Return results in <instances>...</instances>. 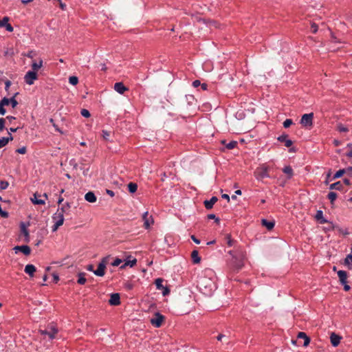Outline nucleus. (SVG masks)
Segmentation results:
<instances>
[{"label": "nucleus", "instance_id": "dca6fc26", "mask_svg": "<svg viewBox=\"0 0 352 352\" xmlns=\"http://www.w3.org/2000/svg\"><path fill=\"white\" fill-rule=\"evenodd\" d=\"M330 340L331 344L333 346H337L340 342L341 337L335 333H331Z\"/></svg>", "mask_w": 352, "mask_h": 352}, {"label": "nucleus", "instance_id": "6ab92c4d", "mask_svg": "<svg viewBox=\"0 0 352 352\" xmlns=\"http://www.w3.org/2000/svg\"><path fill=\"white\" fill-rule=\"evenodd\" d=\"M21 232L25 236V241L28 243L30 241V234L29 231L27 229L24 223H21Z\"/></svg>", "mask_w": 352, "mask_h": 352}, {"label": "nucleus", "instance_id": "09e8293b", "mask_svg": "<svg viewBox=\"0 0 352 352\" xmlns=\"http://www.w3.org/2000/svg\"><path fill=\"white\" fill-rule=\"evenodd\" d=\"M69 165L73 167V169L77 170L78 165L74 159L69 161Z\"/></svg>", "mask_w": 352, "mask_h": 352}, {"label": "nucleus", "instance_id": "a211bd4d", "mask_svg": "<svg viewBox=\"0 0 352 352\" xmlns=\"http://www.w3.org/2000/svg\"><path fill=\"white\" fill-rule=\"evenodd\" d=\"M338 276L339 277V280L341 284L347 283V273L344 270H339L338 272Z\"/></svg>", "mask_w": 352, "mask_h": 352}, {"label": "nucleus", "instance_id": "e2e57ef3", "mask_svg": "<svg viewBox=\"0 0 352 352\" xmlns=\"http://www.w3.org/2000/svg\"><path fill=\"white\" fill-rule=\"evenodd\" d=\"M190 238L195 243H200V240H199L195 235H191Z\"/></svg>", "mask_w": 352, "mask_h": 352}, {"label": "nucleus", "instance_id": "393cba45", "mask_svg": "<svg viewBox=\"0 0 352 352\" xmlns=\"http://www.w3.org/2000/svg\"><path fill=\"white\" fill-rule=\"evenodd\" d=\"M261 223H262V225L263 226L266 227V228L268 230H271L272 229H273V228L274 227V225H275L274 221H270L265 219H262Z\"/></svg>", "mask_w": 352, "mask_h": 352}, {"label": "nucleus", "instance_id": "3c124183", "mask_svg": "<svg viewBox=\"0 0 352 352\" xmlns=\"http://www.w3.org/2000/svg\"><path fill=\"white\" fill-rule=\"evenodd\" d=\"M102 137L105 140H109V137L110 136V132L108 131L102 130Z\"/></svg>", "mask_w": 352, "mask_h": 352}, {"label": "nucleus", "instance_id": "c756f323", "mask_svg": "<svg viewBox=\"0 0 352 352\" xmlns=\"http://www.w3.org/2000/svg\"><path fill=\"white\" fill-rule=\"evenodd\" d=\"M284 173L287 175V177L289 179L292 178L293 176V170L290 166H285L283 169Z\"/></svg>", "mask_w": 352, "mask_h": 352}, {"label": "nucleus", "instance_id": "603ef678", "mask_svg": "<svg viewBox=\"0 0 352 352\" xmlns=\"http://www.w3.org/2000/svg\"><path fill=\"white\" fill-rule=\"evenodd\" d=\"M26 147L23 146L21 148H19L16 150V153H20V154H25L26 153Z\"/></svg>", "mask_w": 352, "mask_h": 352}, {"label": "nucleus", "instance_id": "774afa93", "mask_svg": "<svg viewBox=\"0 0 352 352\" xmlns=\"http://www.w3.org/2000/svg\"><path fill=\"white\" fill-rule=\"evenodd\" d=\"M346 173L351 176L352 177V166H349L348 168H346Z\"/></svg>", "mask_w": 352, "mask_h": 352}, {"label": "nucleus", "instance_id": "ddd939ff", "mask_svg": "<svg viewBox=\"0 0 352 352\" xmlns=\"http://www.w3.org/2000/svg\"><path fill=\"white\" fill-rule=\"evenodd\" d=\"M109 303L111 305H114V306L120 305V297L119 294H118V293L112 294L111 295L110 299L109 300Z\"/></svg>", "mask_w": 352, "mask_h": 352}, {"label": "nucleus", "instance_id": "0eeeda50", "mask_svg": "<svg viewBox=\"0 0 352 352\" xmlns=\"http://www.w3.org/2000/svg\"><path fill=\"white\" fill-rule=\"evenodd\" d=\"M314 113L304 114L300 120V124L305 126H311L313 124Z\"/></svg>", "mask_w": 352, "mask_h": 352}, {"label": "nucleus", "instance_id": "2eb2a0df", "mask_svg": "<svg viewBox=\"0 0 352 352\" xmlns=\"http://www.w3.org/2000/svg\"><path fill=\"white\" fill-rule=\"evenodd\" d=\"M218 199L217 197H212L210 200H205L204 201V206L206 209H212L214 204L217 201Z\"/></svg>", "mask_w": 352, "mask_h": 352}, {"label": "nucleus", "instance_id": "5701e85b", "mask_svg": "<svg viewBox=\"0 0 352 352\" xmlns=\"http://www.w3.org/2000/svg\"><path fill=\"white\" fill-rule=\"evenodd\" d=\"M315 218L316 219L320 222V223H327V220L325 219L324 217H323V212L322 210H319L316 212V216H315Z\"/></svg>", "mask_w": 352, "mask_h": 352}, {"label": "nucleus", "instance_id": "052dcab7", "mask_svg": "<svg viewBox=\"0 0 352 352\" xmlns=\"http://www.w3.org/2000/svg\"><path fill=\"white\" fill-rule=\"evenodd\" d=\"M318 28V25H316L315 23H313L311 24V30H312V32L314 34L317 32Z\"/></svg>", "mask_w": 352, "mask_h": 352}, {"label": "nucleus", "instance_id": "9d476101", "mask_svg": "<svg viewBox=\"0 0 352 352\" xmlns=\"http://www.w3.org/2000/svg\"><path fill=\"white\" fill-rule=\"evenodd\" d=\"M14 250L15 251V253H18V252H21L25 255L28 256L31 252V249L28 245H17L14 248Z\"/></svg>", "mask_w": 352, "mask_h": 352}, {"label": "nucleus", "instance_id": "864d4df0", "mask_svg": "<svg viewBox=\"0 0 352 352\" xmlns=\"http://www.w3.org/2000/svg\"><path fill=\"white\" fill-rule=\"evenodd\" d=\"M60 226V221H56L54 225L52 226V232L56 231Z\"/></svg>", "mask_w": 352, "mask_h": 352}, {"label": "nucleus", "instance_id": "9b49d317", "mask_svg": "<svg viewBox=\"0 0 352 352\" xmlns=\"http://www.w3.org/2000/svg\"><path fill=\"white\" fill-rule=\"evenodd\" d=\"M277 140L279 142L284 143L285 146L287 148H289L293 144V142L288 139V135L287 134H283L280 135Z\"/></svg>", "mask_w": 352, "mask_h": 352}, {"label": "nucleus", "instance_id": "a18cd8bd", "mask_svg": "<svg viewBox=\"0 0 352 352\" xmlns=\"http://www.w3.org/2000/svg\"><path fill=\"white\" fill-rule=\"evenodd\" d=\"M8 143V140L6 137L0 139V148L5 146Z\"/></svg>", "mask_w": 352, "mask_h": 352}, {"label": "nucleus", "instance_id": "a19ab883", "mask_svg": "<svg viewBox=\"0 0 352 352\" xmlns=\"http://www.w3.org/2000/svg\"><path fill=\"white\" fill-rule=\"evenodd\" d=\"M69 82L72 85H76L78 82V78L76 76H70L69 78Z\"/></svg>", "mask_w": 352, "mask_h": 352}, {"label": "nucleus", "instance_id": "680f3d73", "mask_svg": "<svg viewBox=\"0 0 352 352\" xmlns=\"http://www.w3.org/2000/svg\"><path fill=\"white\" fill-rule=\"evenodd\" d=\"M34 55H35L34 52H33V51H30V52H28V54H27L25 56H26L27 57H28V58H34Z\"/></svg>", "mask_w": 352, "mask_h": 352}, {"label": "nucleus", "instance_id": "4468645a", "mask_svg": "<svg viewBox=\"0 0 352 352\" xmlns=\"http://www.w3.org/2000/svg\"><path fill=\"white\" fill-rule=\"evenodd\" d=\"M114 89L119 94H123L124 91L128 90V88L124 86V85L121 82H116L114 85Z\"/></svg>", "mask_w": 352, "mask_h": 352}, {"label": "nucleus", "instance_id": "f704fd0d", "mask_svg": "<svg viewBox=\"0 0 352 352\" xmlns=\"http://www.w3.org/2000/svg\"><path fill=\"white\" fill-rule=\"evenodd\" d=\"M34 199H31V200L34 204H37V205L45 204V201L43 199H38L36 197V194H34Z\"/></svg>", "mask_w": 352, "mask_h": 352}, {"label": "nucleus", "instance_id": "39448f33", "mask_svg": "<svg viewBox=\"0 0 352 352\" xmlns=\"http://www.w3.org/2000/svg\"><path fill=\"white\" fill-rule=\"evenodd\" d=\"M107 258H103L99 263L96 270L94 271V274L98 276H103L105 274Z\"/></svg>", "mask_w": 352, "mask_h": 352}, {"label": "nucleus", "instance_id": "7c9ffc66", "mask_svg": "<svg viewBox=\"0 0 352 352\" xmlns=\"http://www.w3.org/2000/svg\"><path fill=\"white\" fill-rule=\"evenodd\" d=\"M329 188L331 190H340L342 189V184L340 182H337L330 185Z\"/></svg>", "mask_w": 352, "mask_h": 352}, {"label": "nucleus", "instance_id": "c9c22d12", "mask_svg": "<svg viewBox=\"0 0 352 352\" xmlns=\"http://www.w3.org/2000/svg\"><path fill=\"white\" fill-rule=\"evenodd\" d=\"M241 251H243V250L240 248H237L235 250L228 251V253L232 256V259H233V256H239Z\"/></svg>", "mask_w": 352, "mask_h": 352}, {"label": "nucleus", "instance_id": "69168bd1", "mask_svg": "<svg viewBox=\"0 0 352 352\" xmlns=\"http://www.w3.org/2000/svg\"><path fill=\"white\" fill-rule=\"evenodd\" d=\"M6 113V110L3 106L0 105V114L3 116Z\"/></svg>", "mask_w": 352, "mask_h": 352}, {"label": "nucleus", "instance_id": "8fccbe9b", "mask_svg": "<svg viewBox=\"0 0 352 352\" xmlns=\"http://www.w3.org/2000/svg\"><path fill=\"white\" fill-rule=\"evenodd\" d=\"M208 218L209 219H214L215 222L219 223V221H220V219L216 217V215L214 214H210L208 215Z\"/></svg>", "mask_w": 352, "mask_h": 352}, {"label": "nucleus", "instance_id": "473e14b6", "mask_svg": "<svg viewBox=\"0 0 352 352\" xmlns=\"http://www.w3.org/2000/svg\"><path fill=\"white\" fill-rule=\"evenodd\" d=\"M138 185L135 183L130 182L128 184V190L131 193H134L137 191Z\"/></svg>", "mask_w": 352, "mask_h": 352}, {"label": "nucleus", "instance_id": "bb28decb", "mask_svg": "<svg viewBox=\"0 0 352 352\" xmlns=\"http://www.w3.org/2000/svg\"><path fill=\"white\" fill-rule=\"evenodd\" d=\"M221 143L223 144H224L226 146V147L228 149H229V150L234 148L236 146V145H237V142L236 141H231L229 143L226 144V140H222Z\"/></svg>", "mask_w": 352, "mask_h": 352}, {"label": "nucleus", "instance_id": "6e6552de", "mask_svg": "<svg viewBox=\"0 0 352 352\" xmlns=\"http://www.w3.org/2000/svg\"><path fill=\"white\" fill-rule=\"evenodd\" d=\"M37 78L36 72L34 71H28L24 76V80L28 85H31L34 84V81L36 80Z\"/></svg>", "mask_w": 352, "mask_h": 352}, {"label": "nucleus", "instance_id": "bf43d9fd", "mask_svg": "<svg viewBox=\"0 0 352 352\" xmlns=\"http://www.w3.org/2000/svg\"><path fill=\"white\" fill-rule=\"evenodd\" d=\"M161 290H162L163 296H166L170 293V289L167 287H164Z\"/></svg>", "mask_w": 352, "mask_h": 352}, {"label": "nucleus", "instance_id": "20e7f679", "mask_svg": "<svg viewBox=\"0 0 352 352\" xmlns=\"http://www.w3.org/2000/svg\"><path fill=\"white\" fill-rule=\"evenodd\" d=\"M39 332L42 335L48 336L50 339L52 340L55 338L56 334L58 333V329L54 325L51 324L47 329H41L39 330Z\"/></svg>", "mask_w": 352, "mask_h": 352}, {"label": "nucleus", "instance_id": "49530a36", "mask_svg": "<svg viewBox=\"0 0 352 352\" xmlns=\"http://www.w3.org/2000/svg\"><path fill=\"white\" fill-rule=\"evenodd\" d=\"M292 123H293L292 120H291V119H286L283 122V126L285 128H288V127H289L292 124Z\"/></svg>", "mask_w": 352, "mask_h": 352}, {"label": "nucleus", "instance_id": "79ce46f5", "mask_svg": "<svg viewBox=\"0 0 352 352\" xmlns=\"http://www.w3.org/2000/svg\"><path fill=\"white\" fill-rule=\"evenodd\" d=\"M9 186V183L7 181L1 180L0 182L1 190H6Z\"/></svg>", "mask_w": 352, "mask_h": 352}, {"label": "nucleus", "instance_id": "37998d69", "mask_svg": "<svg viewBox=\"0 0 352 352\" xmlns=\"http://www.w3.org/2000/svg\"><path fill=\"white\" fill-rule=\"evenodd\" d=\"M10 104V98H8L6 97H4L1 101H0V105L1 106H7Z\"/></svg>", "mask_w": 352, "mask_h": 352}, {"label": "nucleus", "instance_id": "4d7b16f0", "mask_svg": "<svg viewBox=\"0 0 352 352\" xmlns=\"http://www.w3.org/2000/svg\"><path fill=\"white\" fill-rule=\"evenodd\" d=\"M133 287V284L131 283L126 282V283H124V287L127 290L132 289Z\"/></svg>", "mask_w": 352, "mask_h": 352}, {"label": "nucleus", "instance_id": "cd10ccee", "mask_svg": "<svg viewBox=\"0 0 352 352\" xmlns=\"http://www.w3.org/2000/svg\"><path fill=\"white\" fill-rule=\"evenodd\" d=\"M71 208V204L69 202L65 203L63 204L60 208H59L57 211L65 214L67 212V210H68Z\"/></svg>", "mask_w": 352, "mask_h": 352}, {"label": "nucleus", "instance_id": "338daca9", "mask_svg": "<svg viewBox=\"0 0 352 352\" xmlns=\"http://www.w3.org/2000/svg\"><path fill=\"white\" fill-rule=\"evenodd\" d=\"M53 281L54 283H57L59 280V277H58V275L56 274H53Z\"/></svg>", "mask_w": 352, "mask_h": 352}, {"label": "nucleus", "instance_id": "b1692460", "mask_svg": "<svg viewBox=\"0 0 352 352\" xmlns=\"http://www.w3.org/2000/svg\"><path fill=\"white\" fill-rule=\"evenodd\" d=\"M298 338L304 339V344H303L304 346H308L310 342V338L304 332H299L298 334Z\"/></svg>", "mask_w": 352, "mask_h": 352}, {"label": "nucleus", "instance_id": "c03bdc74", "mask_svg": "<svg viewBox=\"0 0 352 352\" xmlns=\"http://www.w3.org/2000/svg\"><path fill=\"white\" fill-rule=\"evenodd\" d=\"M338 130L340 131V132H348L349 131V129L347 127L344 126V125H342V124H339L338 125Z\"/></svg>", "mask_w": 352, "mask_h": 352}, {"label": "nucleus", "instance_id": "4be33fe9", "mask_svg": "<svg viewBox=\"0 0 352 352\" xmlns=\"http://www.w3.org/2000/svg\"><path fill=\"white\" fill-rule=\"evenodd\" d=\"M191 258H192V263L195 264L199 263L201 261V257L199 256V252L196 250H195L192 252Z\"/></svg>", "mask_w": 352, "mask_h": 352}, {"label": "nucleus", "instance_id": "e433bc0d", "mask_svg": "<svg viewBox=\"0 0 352 352\" xmlns=\"http://www.w3.org/2000/svg\"><path fill=\"white\" fill-rule=\"evenodd\" d=\"M327 197H328V199L330 200L331 203L333 204V201L337 198V194L335 192L331 191V192H329Z\"/></svg>", "mask_w": 352, "mask_h": 352}, {"label": "nucleus", "instance_id": "13d9d810", "mask_svg": "<svg viewBox=\"0 0 352 352\" xmlns=\"http://www.w3.org/2000/svg\"><path fill=\"white\" fill-rule=\"evenodd\" d=\"M122 261L120 258H116L114 260V261L112 263L113 266H118Z\"/></svg>", "mask_w": 352, "mask_h": 352}, {"label": "nucleus", "instance_id": "f03ea898", "mask_svg": "<svg viewBox=\"0 0 352 352\" xmlns=\"http://www.w3.org/2000/svg\"><path fill=\"white\" fill-rule=\"evenodd\" d=\"M244 256L243 251H241L239 256H233L230 264L234 270L239 271L243 267Z\"/></svg>", "mask_w": 352, "mask_h": 352}, {"label": "nucleus", "instance_id": "0e129e2a", "mask_svg": "<svg viewBox=\"0 0 352 352\" xmlns=\"http://www.w3.org/2000/svg\"><path fill=\"white\" fill-rule=\"evenodd\" d=\"M201 85V82L199 80H195L192 82V86L194 87H198Z\"/></svg>", "mask_w": 352, "mask_h": 352}, {"label": "nucleus", "instance_id": "c85d7f7f", "mask_svg": "<svg viewBox=\"0 0 352 352\" xmlns=\"http://www.w3.org/2000/svg\"><path fill=\"white\" fill-rule=\"evenodd\" d=\"M43 66V60L41 59L38 63L33 62L32 64V71L36 72Z\"/></svg>", "mask_w": 352, "mask_h": 352}, {"label": "nucleus", "instance_id": "412c9836", "mask_svg": "<svg viewBox=\"0 0 352 352\" xmlns=\"http://www.w3.org/2000/svg\"><path fill=\"white\" fill-rule=\"evenodd\" d=\"M53 220L56 221H60V225L64 223V214L56 211V212L52 217Z\"/></svg>", "mask_w": 352, "mask_h": 352}, {"label": "nucleus", "instance_id": "1a4fd4ad", "mask_svg": "<svg viewBox=\"0 0 352 352\" xmlns=\"http://www.w3.org/2000/svg\"><path fill=\"white\" fill-rule=\"evenodd\" d=\"M142 219L144 221V227L146 229H148L151 224L154 223L152 216H148V212H145L143 214Z\"/></svg>", "mask_w": 352, "mask_h": 352}, {"label": "nucleus", "instance_id": "ea45409f", "mask_svg": "<svg viewBox=\"0 0 352 352\" xmlns=\"http://www.w3.org/2000/svg\"><path fill=\"white\" fill-rule=\"evenodd\" d=\"M17 94H18V93H16L13 97L10 98V104H11V105L13 108L16 107L18 104V102L15 99V96H16Z\"/></svg>", "mask_w": 352, "mask_h": 352}, {"label": "nucleus", "instance_id": "4c0bfd02", "mask_svg": "<svg viewBox=\"0 0 352 352\" xmlns=\"http://www.w3.org/2000/svg\"><path fill=\"white\" fill-rule=\"evenodd\" d=\"M346 173V169H340L336 173V174L333 175V179H337L343 175L344 173Z\"/></svg>", "mask_w": 352, "mask_h": 352}, {"label": "nucleus", "instance_id": "f3484780", "mask_svg": "<svg viewBox=\"0 0 352 352\" xmlns=\"http://www.w3.org/2000/svg\"><path fill=\"white\" fill-rule=\"evenodd\" d=\"M36 269L35 266L32 264H28L25 267V270H24L26 274H28L30 277L34 276V274L36 272Z\"/></svg>", "mask_w": 352, "mask_h": 352}, {"label": "nucleus", "instance_id": "f257e3e1", "mask_svg": "<svg viewBox=\"0 0 352 352\" xmlns=\"http://www.w3.org/2000/svg\"><path fill=\"white\" fill-rule=\"evenodd\" d=\"M198 287L203 294L208 296H210L215 289V285L212 280L206 278L200 279Z\"/></svg>", "mask_w": 352, "mask_h": 352}, {"label": "nucleus", "instance_id": "6e6d98bb", "mask_svg": "<svg viewBox=\"0 0 352 352\" xmlns=\"http://www.w3.org/2000/svg\"><path fill=\"white\" fill-rule=\"evenodd\" d=\"M5 119L1 118H0V131H3L5 128Z\"/></svg>", "mask_w": 352, "mask_h": 352}, {"label": "nucleus", "instance_id": "2f4dec72", "mask_svg": "<svg viewBox=\"0 0 352 352\" xmlns=\"http://www.w3.org/2000/svg\"><path fill=\"white\" fill-rule=\"evenodd\" d=\"M78 279L77 280V283L80 285H84L87 281V279L85 277V273L80 272L78 274Z\"/></svg>", "mask_w": 352, "mask_h": 352}, {"label": "nucleus", "instance_id": "de8ad7c7", "mask_svg": "<svg viewBox=\"0 0 352 352\" xmlns=\"http://www.w3.org/2000/svg\"><path fill=\"white\" fill-rule=\"evenodd\" d=\"M81 115L85 118H89L91 114L87 109H82L80 112Z\"/></svg>", "mask_w": 352, "mask_h": 352}, {"label": "nucleus", "instance_id": "423d86ee", "mask_svg": "<svg viewBox=\"0 0 352 352\" xmlns=\"http://www.w3.org/2000/svg\"><path fill=\"white\" fill-rule=\"evenodd\" d=\"M164 319L165 317L163 315L159 312H156L154 314V317L151 319V323L155 327H160L162 326Z\"/></svg>", "mask_w": 352, "mask_h": 352}, {"label": "nucleus", "instance_id": "f8f14e48", "mask_svg": "<svg viewBox=\"0 0 352 352\" xmlns=\"http://www.w3.org/2000/svg\"><path fill=\"white\" fill-rule=\"evenodd\" d=\"M8 17L5 16L3 19L0 20V27H5L6 30L12 32L13 31V27L8 23Z\"/></svg>", "mask_w": 352, "mask_h": 352}, {"label": "nucleus", "instance_id": "aec40b11", "mask_svg": "<svg viewBox=\"0 0 352 352\" xmlns=\"http://www.w3.org/2000/svg\"><path fill=\"white\" fill-rule=\"evenodd\" d=\"M85 199L87 201L90 203H94L97 199L95 194L91 191H89L85 194Z\"/></svg>", "mask_w": 352, "mask_h": 352}, {"label": "nucleus", "instance_id": "5fc2aeb1", "mask_svg": "<svg viewBox=\"0 0 352 352\" xmlns=\"http://www.w3.org/2000/svg\"><path fill=\"white\" fill-rule=\"evenodd\" d=\"M351 262H352V255L348 254L344 259V264H349Z\"/></svg>", "mask_w": 352, "mask_h": 352}, {"label": "nucleus", "instance_id": "7ed1b4c3", "mask_svg": "<svg viewBox=\"0 0 352 352\" xmlns=\"http://www.w3.org/2000/svg\"><path fill=\"white\" fill-rule=\"evenodd\" d=\"M269 167L265 165H262L261 166L256 168L255 171V175L258 180H262L264 178L270 177V175L268 174Z\"/></svg>", "mask_w": 352, "mask_h": 352}, {"label": "nucleus", "instance_id": "a878e982", "mask_svg": "<svg viewBox=\"0 0 352 352\" xmlns=\"http://www.w3.org/2000/svg\"><path fill=\"white\" fill-rule=\"evenodd\" d=\"M225 239L226 240L227 244L229 247L235 246L236 241L232 239L230 234H226Z\"/></svg>", "mask_w": 352, "mask_h": 352}, {"label": "nucleus", "instance_id": "72a5a7b5", "mask_svg": "<svg viewBox=\"0 0 352 352\" xmlns=\"http://www.w3.org/2000/svg\"><path fill=\"white\" fill-rule=\"evenodd\" d=\"M137 263V260L135 258L133 260H129L126 261L124 265H122L120 268L124 269L126 266L129 265L130 267H133L134 265H135Z\"/></svg>", "mask_w": 352, "mask_h": 352}, {"label": "nucleus", "instance_id": "58836bf2", "mask_svg": "<svg viewBox=\"0 0 352 352\" xmlns=\"http://www.w3.org/2000/svg\"><path fill=\"white\" fill-rule=\"evenodd\" d=\"M163 280L162 278H157L155 281V285L157 289L161 290L162 288H164V286L162 285Z\"/></svg>", "mask_w": 352, "mask_h": 352}]
</instances>
